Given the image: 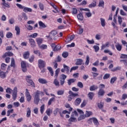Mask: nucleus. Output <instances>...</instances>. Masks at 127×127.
I'll return each instance as SVG.
<instances>
[{
  "instance_id": "obj_1",
  "label": "nucleus",
  "mask_w": 127,
  "mask_h": 127,
  "mask_svg": "<svg viewBox=\"0 0 127 127\" xmlns=\"http://www.w3.org/2000/svg\"><path fill=\"white\" fill-rule=\"evenodd\" d=\"M26 81L28 83V84H30L31 85V87L33 88H35V84L31 80V75H27L26 76Z\"/></svg>"
},
{
  "instance_id": "obj_2",
  "label": "nucleus",
  "mask_w": 127,
  "mask_h": 127,
  "mask_svg": "<svg viewBox=\"0 0 127 127\" xmlns=\"http://www.w3.org/2000/svg\"><path fill=\"white\" fill-rule=\"evenodd\" d=\"M38 65L40 69H42V68H44L46 66V63L44 60L40 59L38 61Z\"/></svg>"
},
{
  "instance_id": "obj_3",
  "label": "nucleus",
  "mask_w": 127,
  "mask_h": 127,
  "mask_svg": "<svg viewBox=\"0 0 127 127\" xmlns=\"http://www.w3.org/2000/svg\"><path fill=\"white\" fill-rule=\"evenodd\" d=\"M39 96L38 95V92H35L34 103L36 105H38L40 101Z\"/></svg>"
},
{
  "instance_id": "obj_4",
  "label": "nucleus",
  "mask_w": 127,
  "mask_h": 127,
  "mask_svg": "<svg viewBox=\"0 0 127 127\" xmlns=\"http://www.w3.org/2000/svg\"><path fill=\"white\" fill-rule=\"evenodd\" d=\"M13 100L15 101L16 98H17V87H15L13 90V93L12 94Z\"/></svg>"
},
{
  "instance_id": "obj_5",
  "label": "nucleus",
  "mask_w": 127,
  "mask_h": 127,
  "mask_svg": "<svg viewBox=\"0 0 127 127\" xmlns=\"http://www.w3.org/2000/svg\"><path fill=\"white\" fill-rule=\"evenodd\" d=\"M21 68L23 72L25 73V72L27 71V69L26 68V62L24 61H22L21 62Z\"/></svg>"
},
{
  "instance_id": "obj_6",
  "label": "nucleus",
  "mask_w": 127,
  "mask_h": 127,
  "mask_svg": "<svg viewBox=\"0 0 127 127\" xmlns=\"http://www.w3.org/2000/svg\"><path fill=\"white\" fill-rule=\"evenodd\" d=\"M25 96L27 99V102H30L31 101V95H30V93H29V91L28 89H26Z\"/></svg>"
},
{
  "instance_id": "obj_7",
  "label": "nucleus",
  "mask_w": 127,
  "mask_h": 127,
  "mask_svg": "<svg viewBox=\"0 0 127 127\" xmlns=\"http://www.w3.org/2000/svg\"><path fill=\"white\" fill-rule=\"evenodd\" d=\"M29 43L31 45V47L32 48H34L36 46V43H35V41L33 39H29Z\"/></svg>"
},
{
  "instance_id": "obj_8",
  "label": "nucleus",
  "mask_w": 127,
  "mask_h": 127,
  "mask_svg": "<svg viewBox=\"0 0 127 127\" xmlns=\"http://www.w3.org/2000/svg\"><path fill=\"white\" fill-rule=\"evenodd\" d=\"M98 95L99 97H103V96L105 95V91L104 90V89L100 88L98 91Z\"/></svg>"
},
{
  "instance_id": "obj_9",
  "label": "nucleus",
  "mask_w": 127,
  "mask_h": 127,
  "mask_svg": "<svg viewBox=\"0 0 127 127\" xmlns=\"http://www.w3.org/2000/svg\"><path fill=\"white\" fill-rule=\"evenodd\" d=\"M96 6H97V2L96 0H93V2L88 5V7H89V8L96 7Z\"/></svg>"
},
{
  "instance_id": "obj_10",
  "label": "nucleus",
  "mask_w": 127,
  "mask_h": 127,
  "mask_svg": "<svg viewBox=\"0 0 127 127\" xmlns=\"http://www.w3.org/2000/svg\"><path fill=\"white\" fill-rule=\"evenodd\" d=\"M13 54L10 52H6L3 56V58H5L6 57H8V56H13Z\"/></svg>"
},
{
  "instance_id": "obj_11",
  "label": "nucleus",
  "mask_w": 127,
  "mask_h": 127,
  "mask_svg": "<svg viewBox=\"0 0 127 127\" xmlns=\"http://www.w3.org/2000/svg\"><path fill=\"white\" fill-rule=\"evenodd\" d=\"M15 30L16 31V35H20V28L18 26H15Z\"/></svg>"
},
{
  "instance_id": "obj_12",
  "label": "nucleus",
  "mask_w": 127,
  "mask_h": 127,
  "mask_svg": "<svg viewBox=\"0 0 127 127\" xmlns=\"http://www.w3.org/2000/svg\"><path fill=\"white\" fill-rule=\"evenodd\" d=\"M29 55H30L29 51L25 52L23 55V58L24 59H28L29 58Z\"/></svg>"
},
{
  "instance_id": "obj_13",
  "label": "nucleus",
  "mask_w": 127,
  "mask_h": 127,
  "mask_svg": "<svg viewBox=\"0 0 127 127\" xmlns=\"http://www.w3.org/2000/svg\"><path fill=\"white\" fill-rule=\"evenodd\" d=\"M83 61L81 59H77L75 62V65H82V64H83Z\"/></svg>"
},
{
  "instance_id": "obj_14",
  "label": "nucleus",
  "mask_w": 127,
  "mask_h": 127,
  "mask_svg": "<svg viewBox=\"0 0 127 127\" xmlns=\"http://www.w3.org/2000/svg\"><path fill=\"white\" fill-rule=\"evenodd\" d=\"M93 122L94 123V125L95 126H96L97 127H98V126H100V123H99V121H98V119L96 118H93Z\"/></svg>"
},
{
  "instance_id": "obj_15",
  "label": "nucleus",
  "mask_w": 127,
  "mask_h": 127,
  "mask_svg": "<svg viewBox=\"0 0 127 127\" xmlns=\"http://www.w3.org/2000/svg\"><path fill=\"white\" fill-rule=\"evenodd\" d=\"M38 82L40 83V84H47V80L44 78H39Z\"/></svg>"
},
{
  "instance_id": "obj_16",
  "label": "nucleus",
  "mask_w": 127,
  "mask_h": 127,
  "mask_svg": "<svg viewBox=\"0 0 127 127\" xmlns=\"http://www.w3.org/2000/svg\"><path fill=\"white\" fill-rule=\"evenodd\" d=\"M100 22L102 27H105V26H106V20H105V19L101 18Z\"/></svg>"
},
{
  "instance_id": "obj_17",
  "label": "nucleus",
  "mask_w": 127,
  "mask_h": 127,
  "mask_svg": "<svg viewBox=\"0 0 127 127\" xmlns=\"http://www.w3.org/2000/svg\"><path fill=\"white\" fill-rule=\"evenodd\" d=\"M23 11L24 12H31V11H32V9H31V8L24 6Z\"/></svg>"
},
{
  "instance_id": "obj_18",
  "label": "nucleus",
  "mask_w": 127,
  "mask_h": 127,
  "mask_svg": "<svg viewBox=\"0 0 127 127\" xmlns=\"http://www.w3.org/2000/svg\"><path fill=\"white\" fill-rule=\"evenodd\" d=\"M69 123H76L77 122V118L71 116L70 119L68 120Z\"/></svg>"
},
{
  "instance_id": "obj_19",
  "label": "nucleus",
  "mask_w": 127,
  "mask_h": 127,
  "mask_svg": "<svg viewBox=\"0 0 127 127\" xmlns=\"http://www.w3.org/2000/svg\"><path fill=\"white\" fill-rule=\"evenodd\" d=\"M104 5H105V1H104V0H99V4H98V6L99 7L104 8Z\"/></svg>"
},
{
  "instance_id": "obj_20",
  "label": "nucleus",
  "mask_w": 127,
  "mask_h": 127,
  "mask_svg": "<svg viewBox=\"0 0 127 127\" xmlns=\"http://www.w3.org/2000/svg\"><path fill=\"white\" fill-rule=\"evenodd\" d=\"M81 98H77L74 101V105H75V106H79L81 103Z\"/></svg>"
},
{
  "instance_id": "obj_21",
  "label": "nucleus",
  "mask_w": 127,
  "mask_h": 127,
  "mask_svg": "<svg viewBox=\"0 0 127 127\" xmlns=\"http://www.w3.org/2000/svg\"><path fill=\"white\" fill-rule=\"evenodd\" d=\"M110 43L109 42H107L105 44L102 45L101 47V50H104L105 48H107V47H109Z\"/></svg>"
},
{
  "instance_id": "obj_22",
  "label": "nucleus",
  "mask_w": 127,
  "mask_h": 127,
  "mask_svg": "<svg viewBox=\"0 0 127 127\" xmlns=\"http://www.w3.org/2000/svg\"><path fill=\"white\" fill-rule=\"evenodd\" d=\"M36 40L37 43L38 45H39V46H40V45H41L42 42H43V40L41 38H37Z\"/></svg>"
},
{
  "instance_id": "obj_23",
  "label": "nucleus",
  "mask_w": 127,
  "mask_h": 127,
  "mask_svg": "<svg viewBox=\"0 0 127 127\" xmlns=\"http://www.w3.org/2000/svg\"><path fill=\"white\" fill-rule=\"evenodd\" d=\"M63 67L64 68L65 71H66L67 74H69V71H70L69 69L70 67L67 65H66V64H63Z\"/></svg>"
},
{
  "instance_id": "obj_24",
  "label": "nucleus",
  "mask_w": 127,
  "mask_h": 127,
  "mask_svg": "<svg viewBox=\"0 0 127 127\" xmlns=\"http://www.w3.org/2000/svg\"><path fill=\"white\" fill-rule=\"evenodd\" d=\"M84 119H86V116H85V114H81L78 118H77L78 121H82V120H84Z\"/></svg>"
},
{
  "instance_id": "obj_25",
  "label": "nucleus",
  "mask_w": 127,
  "mask_h": 127,
  "mask_svg": "<svg viewBox=\"0 0 127 127\" xmlns=\"http://www.w3.org/2000/svg\"><path fill=\"white\" fill-rule=\"evenodd\" d=\"M27 114L26 117L27 118H30V116L31 115V111L30 110V108L29 107L27 108Z\"/></svg>"
},
{
  "instance_id": "obj_26",
  "label": "nucleus",
  "mask_w": 127,
  "mask_h": 127,
  "mask_svg": "<svg viewBox=\"0 0 127 127\" xmlns=\"http://www.w3.org/2000/svg\"><path fill=\"white\" fill-rule=\"evenodd\" d=\"M97 89H98V86L95 85H92L89 88L90 91H95V90H97Z\"/></svg>"
},
{
  "instance_id": "obj_27",
  "label": "nucleus",
  "mask_w": 127,
  "mask_h": 127,
  "mask_svg": "<svg viewBox=\"0 0 127 127\" xmlns=\"http://www.w3.org/2000/svg\"><path fill=\"white\" fill-rule=\"evenodd\" d=\"M78 113L76 110H74V112H72L71 117H73V118H78Z\"/></svg>"
},
{
  "instance_id": "obj_28",
  "label": "nucleus",
  "mask_w": 127,
  "mask_h": 127,
  "mask_svg": "<svg viewBox=\"0 0 127 127\" xmlns=\"http://www.w3.org/2000/svg\"><path fill=\"white\" fill-rule=\"evenodd\" d=\"M39 25L40 27H42V28H45L47 27L46 25L41 21H39Z\"/></svg>"
},
{
  "instance_id": "obj_29",
  "label": "nucleus",
  "mask_w": 127,
  "mask_h": 127,
  "mask_svg": "<svg viewBox=\"0 0 127 127\" xmlns=\"http://www.w3.org/2000/svg\"><path fill=\"white\" fill-rule=\"evenodd\" d=\"M0 77L2 79H4L6 77V75H5V72L3 71H0Z\"/></svg>"
},
{
  "instance_id": "obj_30",
  "label": "nucleus",
  "mask_w": 127,
  "mask_h": 127,
  "mask_svg": "<svg viewBox=\"0 0 127 127\" xmlns=\"http://www.w3.org/2000/svg\"><path fill=\"white\" fill-rule=\"evenodd\" d=\"M76 81V79H74V78H71L70 79H68L67 80V84L68 85V86H70L72 83H74L75 81Z\"/></svg>"
},
{
  "instance_id": "obj_31",
  "label": "nucleus",
  "mask_w": 127,
  "mask_h": 127,
  "mask_svg": "<svg viewBox=\"0 0 127 127\" xmlns=\"http://www.w3.org/2000/svg\"><path fill=\"white\" fill-rule=\"evenodd\" d=\"M61 112V109H59V108H57L55 110V111H54V116H57V114H58V113H59V114H60Z\"/></svg>"
},
{
  "instance_id": "obj_32",
  "label": "nucleus",
  "mask_w": 127,
  "mask_h": 127,
  "mask_svg": "<svg viewBox=\"0 0 127 127\" xmlns=\"http://www.w3.org/2000/svg\"><path fill=\"white\" fill-rule=\"evenodd\" d=\"M54 84L57 87H60V83H59V81L57 80V78L55 79L54 81Z\"/></svg>"
},
{
  "instance_id": "obj_33",
  "label": "nucleus",
  "mask_w": 127,
  "mask_h": 127,
  "mask_svg": "<svg viewBox=\"0 0 127 127\" xmlns=\"http://www.w3.org/2000/svg\"><path fill=\"white\" fill-rule=\"evenodd\" d=\"M59 72H60V68H58L55 71V75L54 76L55 79H57L58 77V74H59Z\"/></svg>"
},
{
  "instance_id": "obj_34",
  "label": "nucleus",
  "mask_w": 127,
  "mask_h": 127,
  "mask_svg": "<svg viewBox=\"0 0 127 127\" xmlns=\"http://www.w3.org/2000/svg\"><path fill=\"white\" fill-rule=\"evenodd\" d=\"M89 63H90V57H89V56H87L86 60L85 63V65H86V66H88Z\"/></svg>"
},
{
  "instance_id": "obj_35",
  "label": "nucleus",
  "mask_w": 127,
  "mask_h": 127,
  "mask_svg": "<svg viewBox=\"0 0 127 127\" xmlns=\"http://www.w3.org/2000/svg\"><path fill=\"white\" fill-rule=\"evenodd\" d=\"M46 114H47V116L50 117V114H52V110L50 108L47 109Z\"/></svg>"
},
{
  "instance_id": "obj_36",
  "label": "nucleus",
  "mask_w": 127,
  "mask_h": 127,
  "mask_svg": "<svg viewBox=\"0 0 127 127\" xmlns=\"http://www.w3.org/2000/svg\"><path fill=\"white\" fill-rule=\"evenodd\" d=\"M94 94L93 92H89L88 94V97L90 99V100H93V98L94 97Z\"/></svg>"
},
{
  "instance_id": "obj_37",
  "label": "nucleus",
  "mask_w": 127,
  "mask_h": 127,
  "mask_svg": "<svg viewBox=\"0 0 127 127\" xmlns=\"http://www.w3.org/2000/svg\"><path fill=\"white\" fill-rule=\"evenodd\" d=\"M92 113L91 111H86V113L85 115V118H89L90 116H92Z\"/></svg>"
},
{
  "instance_id": "obj_38",
  "label": "nucleus",
  "mask_w": 127,
  "mask_h": 127,
  "mask_svg": "<svg viewBox=\"0 0 127 127\" xmlns=\"http://www.w3.org/2000/svg\"><path fill=\"white\" fill-rule=\"evenodd\" d=\"M45 110V105H42L40 107V112L42 114L44 113V111Z\"/></svg>"
},
{
  "instance_id": "obj_39",
  "label": "nucleus",
  "mask_w": 127,
  "mask_h": 127,
  "mask_svg": "<svg viewBox=\"0 0 127 127\" xmlns=\"http://www.w3.org/2000/svg\"><path fill=\"white\" fill-rule=\"evenodd\" d=\"M116 47V49L118 51H121V50H122V45L119 43H118L117 45H115Z\"/></svg>"
},
{
  "instance_id": "obj_40",
  "label": "nucleus",
  "mask_w": 127,
  "mask_h": 127,
  "mask_svg": "<svg viewBox=\"0 0 127 127\" xmlns=\"http://www.w3.org/2000/svg\"><path fill=\"white\" fill-rule=\"evenodd\" d=\"M10 66L13 67V68L15 67V63L13 58L11 59Z\"/></svg>"
},
{
  "instance_id": "obj_41",
  "label": "nucleus",
  "mask_w": 127,
  "mask_h": 127,
  "mask_svg": "<svg viewBox=\"0 0 127 127\" xmlns=\"http://www.w3.org/2000/svg\"><path fill=\"white\" fill-rule=\"evenodd\" d=\"M77 18L78 20H83L84 17H83V14L81 13L77 15Z\"/></svg>"
},
{
  "instance_id": "obj_42",
  "label": "nucleus",
  "mask_w": 127,
  "mask_h": 127,
  "mask_svg": "<svg viewBox=\"0 0 127 127\" xmlns=\"http://www.w3.org/2000/svg\"><path fill=\"white\" fill-rule=\"evenodd\" d=\"M64 90H59L57 91V95L58 96H62L64 94Z\"/></svg>"
},
{
  "instance_id": "obj_43",
  "label": "nucleus",
  "mask_w": 127,
  "mask_h": 127,
  "mask_svg": "<svg viewBox=\"0 0 127 127\" xmlns=\"http://www.w3.org/2000/svg\"><path fill=\"white\" fill-rule=\"evenodd\" d=\"M2 4L4 6H5L6 7H8V8L10 7V6H9V4L5 2V0H2Z\"/></svg>"
},
{
  "instance_id": "obj_44",
  "label": "nucleus",
  "mask_w": 127,
  "mask_h": 127,
  "mask_svg": "<svg viewBox=\"0 0 127 127\" xmlns=\"http://www.w3.org/2000/svg\"><path fill=\"white\" fill-rule=\"evenodd\" d=\"M122 69V67L120 66H117L116 67H114V68L111 69V71L112 72H116V71H118L119 70H121Z\"/></svg>"
},
{
  "instance_id": "obj_45",
  "label": "nucleus",
  "mask_w": 127,
  "mask_h": 127,
  "mask_svg": "<svg viewBox=\"0 0 127 127\" xmlns=\"http://www.w3.org/2000/svg\"><path fill=\"white\" fill-rule=\"evenodd\" d=\"M6 38H11L12 37V33L10 32H8L6 34Z\"/></svg>"
},
{
  "instance_id": "obj_46",
  "label": "nucleus",
  "mask_w": 127,
  "mask_h": 127,
  "mask_svg": "<svg viewBox=\"0 0 127 127\" xmlns=\"http://www.w3.org/2000/svg\"><path fill=\"white\" fill-rule=\"evenodd\" d=\"M69 55V53L67 52H64L62 54V56L64 57V58H67L68 57V56Z\"/></svg>"
},
{
  "instance_id": "obj_47",
  "label": "nucleus",
  "mask_w": 127,
  "mask_h": 127,
  "mask_svg": "<svg viewBox=\"0 0 127 127\" xmlns=\"http://www.w3.org/2000/svg\"><path fill=\"white\" fill-rule=\"evenodd\" d=\"M54 101H55V98L53 97L52 98H51L48 102V106H50V105H51V104H52V102H54Z\"/></svg>"
},
{
  "instance_id": "obj_48",
  "label": "nucleus",
  "mask_w": 127,
  "mask_h": 127,
  "mask_svg": "<svg viewBox=\"0 0 127 127\" xmlns=\"http://www.w3.org/2000/svg\"><path fill=\"white\" fill-rule=\"evenodd\" d=\"M117 81V77H113L111 78V80H110V83L111 84H114L115 82Z\"/></svg>"
},
{
  "instance_id": "obj_49",
  "label": "nucleus",
  "mask_w": 127,
  "mask_h": 127,
  "mask_svg": "<svg viewBox=\"0 0 127 127\" xmlns=\"http://www.w3.org/2000/svg\"><path fill=\"white\" fill-rule=\"evenodd\" d=\"M118 22L120 25H122V23H123V18L121 16H118Z\"/></svg>"
},
{
  "instance_id": "obj_50",
  "label": "nucleus",
  "mask_w": 127,
  "mask_h": 127,
  "mask_svg": "<svg viewBox=\"0 0 127 127\" xmlns=\"http://www.w3.org/2000/svg\"><path fill=\"white\" fill-rule=\"evenodd\" d=\"M71 12L73 14H77L78 13V9H77L76 8H72Z\"/></svg>"
},
{
  "instance_id": "obj_51",
  "label": "nucleus",
  "mask_w": 127,
  "mask_h": 127,
  "mask_svg": "<svg viewBox=\"0 0 127 127\" xmlns=\"http://www.w3.org/2000/svg\"><path fill=\"white\" fill-rule=\"evenodd\" d=\"M68 94H70V96H72L73 97H77L78 96V94H75L72 92V91L70 90L68 92Z\"/></svg>"
},
{
  "instance_id": "obj_52",
  "label": "nucleus",
  "mask_w": 127,
  "mask_h": 127,
  "mask_svg": "<svg viewBox=\"0 0 127 127\" xmlns=\"http://www.w3.org/2000/svg\"><path fill=\"white\" fill-rule=\"evenodd\" d=\"M86 104L87 101L85 100H84L80 105L81 108H84V107H85V106H86Z\"/></svg>"
},
{
  "instance_id": "obj_53",
  "label": "nucleus",
  "mask_w": 127,
  "mask_h": 127,
  "mask_svg": "<svg viewBox=\"0 0 127 127\" xmlns=\"http://www.w3.org/2000/svg\"><path fill=\"white\" fill-rule=\"evenodd\" d=\"M66 78H67V76L65 74H62L61 75V80L65 81L66 79Z\"/></svg>"
},
{
  "instance_id": "obj_54",
  "label": "nucleus",
  "mask_w": 127,
  "mask_h": 127,
  "mask_svg": "<svg viewBox=\"0 0 127 127\" xmlns=\"http://www.w3.org/2000/svg\"><path fill=\"white\" fill-rule=\"evenodd\" d=\"M78 68H79V66H78L72 67L70 70V73H72V71H74L75 70H77V69H78Z\"/></svg>"
},
{
  "instance_id": "obj_55",
  "label": "nucleus",
  "mask_w": 127,
  "mask_h": 127,
  "mask_svg": "<svg viewBox=\"0 0 127 127\" xmlns=\"http://www.w3.org/2000/svg\"><path fill=\"white\" fill-rule=\"evenodd\" d=\"M98 107L99 109H103L104 108V103L100 102V103H98Z\"/></svg>"
},
{
  "instance_id": "obj_56",
  "label": "nucleus",
  "mask_w": 127,
  "mask_h": 127,
  "mask_svg": "<svg viewBox=\"0 0 127 127\" xmlns=\"http://www.w3.org/2000/svg\"><path fill=\"white\" fill-rule=\"evenodd\" d=\"M61 48V47L59 46V45H57L55 47L53 50L54 51H58V50H60Z\"/></svg>"
},
{
  "instance_id": "obj_57",
  "label": "nucleus",
  "mask_w": 127,
  "mask_h": 127,
  "mask_svg": "<svg viewBox=\"0 0 127 127\" xmlns=\"http://www.w3.org/2000/svg\"><path fill=\"white\" fill-rule=\"evenodd\" d=\"M93 48L95 50V52H98L100 50V47L98 46H94Z\"/></svg>"
},
{
  "instance_id": "obj_58",
  "label": "nucleus",
  "mask_w": 127,
  "mask_h": 127,
  "mask_svg": "<svg viewBox=\"0 0 127 127\" xmlns=\"http://www.w3.org/2000/svg\"><path fill=\"white\" fill-rule=\"evenodd\" d=\"M104 53H108L109 55H110L111 56H112V55H113V53L109 50H105Z\"/></svg>"
},
{
  "instance_id": "obj_59",
  "label": "nucleus",
  "mask_w": 127,
  "mask_h": 127,
  "mask_svg": "<svg viewBox=\"0 0 127 127\" xmlns=\"http://www.w3.org/2000/svg\"><path fill=\"white\" fill-rule=\"evenodd\" d=\"M34 54L38 55V56H40L41 55L40 54V51L39 50H34Z\"/></svg>"
},
{
  "instance_id": "obj_60",
  "label": "nucleus",
  "mask_w": 127,
  "mask_h": 127,
  "mask_svg": "<svg viewBox=\"0 0 127 127\" xmlns=\"http://www.w3.org/2000/svg\"><path fill=\"white\" fill-rule=\"evenodd\" d=\"M110 74L109 73H106L104 75V77H103V79L104 80H106L107 79H109V78H110Z\"/></svg>"
},
{
  "instance_id": "obj_61",
  "label": "nucleus",
  "mask_w": 127,
  "mask_h": 127,
  "mask_svg": "<svg viewBox=\"0 0 127 127\" xmlns=\"http://www.w3.org/2000/svg\"><path fill=\"white\" fill-rule=\"evenodd\" d=\"M39 47L41 49H46L47 48V46L46 45L43 44L42 45H40Z\"/></svg>"
},
{
  "instance_id": "obj_62",
  "label": "nucleus",
  "mask_w": 127,
  "mask_h": 127,
  "mask_svg": "<svg viewBox=\"0 0 127 127\" xmlns=\"http://www.w3.org/2000/svg\"><path fill=\"white\" fill-rule=\"evenodd\" d=\"M121 59H127V55L121 54L120 56Z\"/></svg>"
},
{
  "instance_id": "obj_63",
  "label": "nucleus",
  "mask_w": 127,
  "mask_h": 127,
  "mask_svg": "<svg viewBox=\"0 0 127 127\" xmlns=\"http://www.w3.org/2000/svg\"><path fill=\"white\" fill-rule=\"evenodd\" d=\"M9 23H10V24H13V23H14V19L13 18H10L9 19Z\"/></svg>"
},
{
  "instance_id": "obj_64",
  "label": "nucleus",
  "mask_w": 127,
  "mask_h": 127,
  "mask_svg": "<svg viewBox=\"0 0 127 127\" xmlns=\"http://www.w3.org/2000/svg\"><path fill=\"white\" fill-rule=\"evenodd\" d=\"M120 14L121 15H123V16H126L127 14L125 13L123 9L120 10Z\"/></svg>"
}]
</instances>
